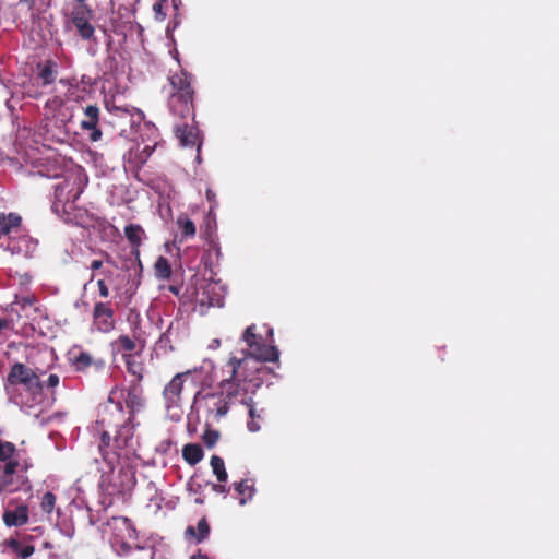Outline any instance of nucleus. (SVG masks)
I'll use <instances>...</instances> for the list:
<instances>
[{
	"label": "nucleus",
	"instance_id": "f257e3e1",
	"mask_svg": "<svg viewBox=\"0 0 559 559\" xmlns=\"http://www.w3.org/2000/svg\"><path fill=\"white\" fill-rule=\"evenodd\" d=\"M112 390L109 394V404L104 405L96 424L102 429L98 444L103 460L112 465L121 455L120 451L131 448L134 435V427L131 424L133 415L143 407V389L138 382H133L122 394L129 416L124 414L120 402H114Z\"/></svg>",
	"mask_w": 559,
	"mask_h": 559
},
{
	"label": "nucleus",
	"instance_id": "f03ea898",
	"mask_svg": "<svg viewBox=\"0 0 559 559\" xmlns=\"http://www.w3.org/2000/svg\"><path fill=\"white\" fill-rule=\"evenodd\" d=\"M243 364L246 360L230 356L226 364L215 371L221 391L197 393L194 404L205 412L207 418L219 420L227 414L231 403L250 404L251 393H253L250 386L258 388L261 379L252 378L250 373L241 370Z\"/></svg>",
	"mask_w": 559,
	"mask_h": 559
},
{
	"label": "nucleus",
	"instance_id": "7ed1b4c3",
	"mask_svg": "<svg viewBox=\"0 0 559 559\" xmlns=\"http://www.w3.org/2000/svg\"><path fill=\"white\" fill-rule=\"evenodd\" d=\"M43 371H35L23 362H14L4 379L7 395L16 404L25 403L22 391L31 401L43 394L44 384L40 380Z\"/></svg>",
	"mask_w": 559,
	"mask_h": 559
},
{
	"label": "nucleus",
	"instance_id": "20e7f679",
	"mask_svg": "<svg viewBox=\"0 0 559 559\" xmlns=\"http://www.w3.org/2000/svg\"><path fill=\"white\" fill-rule=\"evenodd\" d=\"M168 107L170 112L180 119H194L193 75L183 69L168 75Z\"/></svg>",
	"mask_w": 559,
	"mask_h": 559
},
{
	"label": "nucleus",
	"instance_id": "39448f33",
	"mask_svg": "<svg viewBox=\"0 0 559 559\" xmlns=\"http://www.w3.org/2000/svg\"><path fill=\"white\" fill-rule=\"evenodd\" d=\"M46 176L56 180L52 185V212L59 216L71 214L76 207L75 202L83 192L80 177L75 174H63L62 170H55Z\"/></svg>",
	"mask_w": 559,
	"mask_h": 559
},
{
	"label": "nucleus",
	"instance_id": "423d86ee",
	"mask_svg": "<svg viewBox=\"0 0 559 559\" xmlns=\"http://www.w3.org/2000/svg\"><path fill=\"white\" fill-rule=\"evenodd\" d=\"M255 325H249L243 334L242 341L248 345L247 350H242L243 356L240 359L246 360L241 370L250 373L252 378H257L255 373L262 370L261 364L264 361L275 362L280 358V352L276 346L266 345L261 335L255 332ZM239 359L238 357H236Z\"/></svg>",
	"mask_w": 559,
	"mask_h": 559
},
{
	"label": "nucleus",
	"instance_id": "0eeeda50",
	"mask_svg": "<svg viewBox=\"0 0 559 559\" xmlns=\"http://www.w3.org/2000/svg\"><path fill=\"white\" fill-rule=\"evenodd\" d=\"M69 19L83 40H93L95 38V27L91 23L93 10L90 5H83V8L73 7Z\"/></svg>",
	"mask_w": 559,
	"mask_h": 559
},
{
	"label": "nucleus",
	"instance_id": "6e6552de",
	"mask_svg": "<svg viewBox=\"0 0 559 559\" xmlns=\"http://www.w3.org/2000/svg\"><path fill=\"white\" fill-rule=\"evenodd\" d=\"M93 326L100 333H110L116 328L115 310L110 301H96L92 311Z\"/></svg>",
	"mask_w": 559,
	"mask_h": 559
},
{
	"label": "nucleus",
	"instance_id": "1a4fd4ad",
	"mask_svg": "<svg viewBox=\"0 0 559 559\" xmlns=\"http://www.w3.org/2000/svg\"><path fill=\"white\" fill-rule=\"evenodd\" d=\"M190 374V371L179 372L165 385L163 390V397L166 408L169 409L180 405L185 379Z\"/></svg>",
	"mask_w": 559,
	"mask_h": 559
},
{
	"label": "nucleus",
	"instance_id": "9d476101",
	"mask_svg": "<svg viewBox=\"0 0 559 559\" xmlns=\"http://www.w3.org/2000/svg\"><path fill=\"white\" fill-rule=\"evenodd\" d=\"M182 122L176 123L174 132L181 146H197L198 152L201 150L200 132L197 126L189 124L186 120L181 119Z\"/></svg>",
	"mask_w": 559,
	"mask_h": 559
},
{
	"label": "nucleus",
	"instance_id": "9b49d317",
	"mask_svg": "<svg viewBox=\"0 0 559 559\" xmlns=\"http://www.w3.org/2000/svg\"><path fill=\"white\" fill-rule=\"evenodd\" d=\"M84 119H82L80 127L84 131H90V140L97 142L102 139L103 132L98 128L99 122V107L97 105H87L84 108Z\"/></svg>",
	"mask_w": 559,
	"mask_h": 559
},
{
	"label": "nucleus",
	"instance_id": "f8f14e48",
	"mask_svg": "<svg viewBox=\"0 0 559 559\" xmlns=\"http://www.w3.org/2000/svg\"><path fill=\"white\" fill-rule=\"evenodd\" d=\"M29 509L26 504H20L14 510H4L2 520L5 526H23L28 522Z\"/></svg>",
	"mask_w": 559,
	"mask_h": 559
},
{
	"label": "nucleus",
	"instance_id": "ddd939ff",
	"mask_svg": "<svg viewBox=\"0 0 559 559\" xmlns=\"http://www.w3.org/2000/svg\"><path fill=\"white\" fill-rule=\"evenodd\" d=\"M72 366L75 371L79 372H84L92 367L95 370H102L105 368V361L100 358H94L90 353L80 352L78 355L73 356Z\"/></svg>",
	"mask_w": 559,
	"mask_h": 559
},
{
	"label": "nucleus",
	"instance_id": "4468645a",
	"mask_svg": "<svg viewBox=\"0 0 559 559\" xmlns=\"http://www.w3.org/2000/svg\"><path fill=\"white\" fill-rule=\"evenodd\" d=\"M57 74H58L57 63L51 59L45 60L43 62H38L36 64L37 80L40 81V84L43 86H48V85L52 84L57 79Z\"/></svg>",
	"mask_w": 559,
	"mask_h": 559
},
{
	"label": "nucleus",
	"instance_id": "2eb2a0df",
	"mask_svg": "<svg viewBox=\"0 0 559 559\" xmlns=\"http://www.w3.org/2000/svg\"><path fill=\"white\" fill-rule=\"evenodd\" d=\"M211 528L206 518L199 520L197 527L189 525L185 530V537L187 539H194L195 543L200 544L204 542L210 535Z\"/></svg>",
	"mask_w": 559,
	"mask_h": 559
},
{
	"label": "nucleus",
	"instance_id": "dca6fc26",
	"mask_svg": "<svg viewBox=\"0 0 559 559\" xmlns=\"http://www.w3.org/2000/svg\"><path fill=\"white\" fill-rule=\"evenodd\" d=\"M204 452L199 443H188L182 448V457L189 465H195L202 461Z\"/></svg>",
	"mask_w": 559,
	"mask_h": 559
},
{
	"label": "nucleus",
	"instance_id": "f3484780",
	"mask_svg": "<svg viewBox=\"0 0 559 559\" xmlns=\"http://www.w3.org/2000/svg\"><path fill=\"white\" fill-rule=\"evenodd\" d=\"M124 235L135 252L139 253V248L142 243V235H144L143 228L136 224H129L124 227Z\"/></svg>",
	"mask_w": 559,
	"mask_h": 559
},
{
	"label": "nucleus",
	"instance_id": "a211bd4d",
	"mask_svg": "<svg viewBox=\"0 0 559 559\" xmlns=\"http://www.w3.org/2000/svg\"><path fill=\"white\" fill-rule=\"evenodd\" d=\"M22 218L16 213H0V229L3 235H8L11 230L19 228Z\"/></svg>",
	"mask_w": 559,
	"mask_h": 559
},
{
	"label": "nucleus",
	"instance_id": "6ab92c4d",
	"mask_svg": "<svg viewBox=\"0 0 559 559\" xmlns=\"http://www.w3.org/2000/svg\"><path fill=\"white\" fill-rule=\"evenodd\" d=\"M176 224L178 228L181 230V234L186 238H191L195 236L197 229L194 223L188 217L187 214H180Z\"/></svg>",
	"mask_w": 559,
	"mask_h": 559
},
{
	"label": "nucleus",
	"instance_id": "aec40b11",
	"mask_svg": "<svg viewBox=\"0 0 559 559\" xmlns=\"http://www.w3.org/2000/svg\"><path fill=\"white\" fill-rule=\"evenodd\" d=\"M210 464L217 480L219 483H225L228 478V475L223 459L218 455H213L211 457Z\"/></svg>",
	"mask_w": 559,
	"mask_h": 559
},
{
	"label": "nucleus",
	"instance_id": "412c9836",
	"mask_svg": "<svg viewBox=\"0 0 559 559\" xmlns=\"http://www.w3.org/2000/svg\"><path fill=\"white\" fill-rule=\"evenodd\" d=\"M235 491L239 495V500L241 504H245L248 499H251L254 493V488L252 485L248 484L247 480H241L239 483L234 484Z\"/></svg>",
	"mask_w": 559,
	"mask_h": 559
},
{
	"label": "nucleus",
	"instance_id": "4be33fe9",
	"mask_svg": "<svg viewBox=\"0 0 559 559\" xmlns=\"http://www.w3.org/2000/svg\"><path fill=\"white\" fill-rule=\"evenodd\" d=\"M124 356V361H126V365H127V370L129 373L133 374L134 377H136V381L138 383L141 382L142 378H143V367H142V364L136 361L134 359V357L130 354L128 355H123Z\"/></svg>",
	"mask_w": 559,
	"mask_h": 559
},
{
	"label": "nucleus",
	"instance_id": "5701e85b",
	"mask_svg": "<svg viewBox=\"0 0 559 559\" xmlns=\"http://www.w3.org/2000/svg\"><path fill=\"white\" fill-rule=\"evenodd\" d=\"M58 83L67 88L64 96H67L68 100H78V96L74 91L79 86V81L75 76L62 78Z\"/></svg>",
	"mask_w": 559,
	"mask_h": 559
},
{
	"label": "nucleus",
	"instance_id": "b1692460",
	"mask_svg": "<svg viewBox=\"0 0 559 559\" xmlns=\"http://www.w3.org/2000/svg\"><path fill=\"white\" fill-rule=\"evenodd\" d=\"M8 546L13 551H15L21 559H27L35 552L34 545H26L24 547H21V543L17 539L13 538L8 542Z\"/></svg>",
	"mask_w": 559,
	"mask_h": 559
},
{
	"label": "nucleus",
	"instance_id": "393cba45",
	"mask_svg": "<svg viewBox=\"0 0 559 559\" xmlns=\"http://www.w3.org/2000/svg\"><path fill=\"white\" fill-rule=\"evenodd\" d=\"M154 269L159 280H168L171 276V266L165 257H159L156 260Z\"/></svg>",
	"mask_w": 559,
	"mask_h": 559
},
{
	"label": "nucleus",
	"instance_id": "a878e982",
	"mask_svg": "<svg viewBox=\"0 0 559 559\" xmlns=\"http://www.w3.org/2000/svg\"><path fill=\"white\" fill-rule=\"evenodd\" d=\"M119 477H121L120 491L128 490L135 485L134 472L129 467H121Z\"/></svg>",
	"mask_w": 559,
	"mask_h": 559
},
{
	"label": "nucleus",
	"instance_id": "bb28decb",
	"mask_svg": "<svg viewBox=\"0 0 559 559\" xmlns=\"http://www.w3.org/2000/svg\"><path fill=\"white\" fill-rule=\"evenodd\" d=\"M57 497L51 491L44 493L40 501V509L44 513L50 514L56 507Z\"/></svg>",
	"mask_w": 559,
	"mask_h": 559
},
{
	"label": "nucleus",
	"instance_id": "cd10ccee",
	"mask_svg": "<svg viewBox=\"0 0 559 559\" xmlns=\"http://www.w3.org/2000/svg\"><path fill=\"white\" fill-rule=\"evenodd\" d=\"M16 451L15 444L9 441L0 440V461L7 462L12 459Z\"/></svg>",
	"mask_w": 559,
	"mask_h": 559
},
{
	"label": "nucleus",
	"instance_id": "c85d7f7f",
	"mask_svg": "<svg viewBox=\"0 0 559 559\" xmlns=\"http://www.w3.org/2000/svg\"><path fill=\"white\" fill-rule=\"evenodd\" d=\"M116 343L118 345L119 350H123L126 353H131L136 348L135 341L128 335H120L117 338Z\"/></svg>",
	"mask_w": 559,
	"mask_h": 559
},
{
	"label": "nucleus",
	"instance_id": "c756f323",
	"mask_svg": "<svg viewBox=\"0 0 559 559\" xmlns=\"http://www.w3.org/2000/svg\"><path fill=\"white\" fill-rule=\"evenodd\" d=\"M168 3V0H157L154 4H153V11H154V14H155V19L157 21H164L166 19V12H165V8Z\"/></svg>",
	"mask_w": 559,
	"mask_h": 559
},
{
	"label": "nucleus",
	"instance_id": "7c9ffc66",
	"mask_svg": "<svg viewBox=\"0 0 559 559\" xmlns=\"http://www.w3.org/2000/svg\"><path fill=\"white\" fill-rule=\"evenodd\" d=\"M218 438H219L218 431L211 430V429L205 430L202 436V440L207 448L214 447L215 443L217 442Z\"/></svg>",
	"mask_w": 559,
	"mask_h": 559
},
{
	"label": "nucleus",
	"instance_id": "2f4dec72",
	"mask_svg": "<svg viewBox=\"0 0 559 559\" xmlns=\"http://www.w3.org/2000/svg\"><path fill=\"white\" fill-rule=\"evenodd\" d=\"M68 102L69 100L67 99V96L61 97V96L56 95L46 102V107L57 110V109L61 108L62 106H64L66 103H68Z\"/></svg>",
	"mask_w": 559,
	"mask_h": 559
},
{
	"label": "nucleus",
	"instance_id": "473e14b6",
	"mask_svg": "<svg viewBox=\"0 0 559 559\" xmlns=\"http://www.w3.org/2000/svg\"><path fill=\"white\" fill-rule=\"evenodd\" d=\"M37 301L35 295H26V296H16L15 304L21 305L22 308L26 306H33Z\"/></svg>",
	"mask_w": 559,
	"mask_h": 559
},
{
	"label": "nucleus",
	"instance_id": "72a5a7b5",
	"mask_svg": "<svg viewBox=\"0 0 559 559\" xmlns=\"http://www.w3.org/2000/svg\"><path fill=\"white\" fill-rule=\"evenodd\" d=\"M4 467H3V473L5 476H11L15 473L17 466H19V462L16 460H8L7 462H4Z\"/></svg>",
	"mask_w": 559,
	"mask_h": 559
},
{
	"label": "nucleus",
	"instance_id": "f704fd0d",
	"mask_svg": "<svg viewBox=\"0 0 559 559\" xmlns=\"http://www.w3.org/2000/svg\"><path fill=\"white\" fill-rule=\"evenodd\" d=\"M10 320L0 317V344L7 340L5 332L10 329Z\"/></svg>",
	"mask_w": 559,
	"mask_h": 559
},
{
	"label": "nucleus",
	"instance_id": "c9c22d12",
	"mask_svg": "<svg viewBox=\"0 0 559 559\" xmlns=\"http://www.w3.org/2000/svg\"><path fill=\"white\" fill-rule=\"evenodd\" d=\"M170 329H171V326H169L168 330L160 335V337L157 342V344L162 348L169 347L170 349H173V346L170 345V337H169Z\"/></svg>",
	"mask_w": 559,
	"mask_h": 559
},
{
	"label": "nucleus",
	"instance_id": "e433bc0d",
	"mask_svg": "<svg viewBox=\"0 0 559 559\" xmlns=\"http://www.w3.org/2000/svg\"><path fill=\"white\" fill-rule=\"evenodd\" d=\"M59 381H60L59 376L51 373V374H49L48 379L45 382H43V384H44V388L52 390L56 386H58Z\"/></svg>",
	"mask_w": 559,
	"mask_h": 559
},
{
	"label": "nucleus",
	"instance_id": "4c0bfd02",
	"mask_svg": "<svg viewBox=\"0 0 559 559\" xmlns=\"http://www.w3.org/2000/svg\"><path fill=\"white\" fill-rule=\"evenodd\" d=\"M97 287H98V293H99V296L102 298H107L109 297V288L105 282V280H98L97 281Z\"/></svg>",
	"mask_w": 559,
	"mask_h": 559
},
{
	"label": "nucleus",
	"instance_id": "58836bf2",
	"mask_svg": "<svg viewBox=\"0 0 559 559\" xmlns=\"http://www.w3.org/2000/svg\"><path fill=\"white\" fill-rule=\"evenodd\" d=\"M211 486H212V490L217 493H224V495L228 493V489L225 485L212 483Z\"/></svg>",
	"mask_w": 559,
	"mask_h": 559
},
{
	"label": "nucleus",
	"instance_id": "ea45409f",
	"mask_svg": "<svg viewBox=\"0 0 559 559\" xmlns=\"http://www.w3.org/2000/svg\"><path fill=\"white\" fill-rule=\"evenodd\" d=\"M17 4L26 7L29 11H32V16H34L33 9L35 7V0H19Z\"/></svg>",
	"mask_w": 559,
	"mask_h": 559
},
{
	"label": "nucleus",
	"instance_id": "a19ab883",
	"mask_svg": "<svg viewBox=\"0 0 559 559\" xmlns=\"http://www.w3.org/2000/svg\"><path fill=\"white\" fill-rule=\"evenodd\" d=\"M103 263H104L103 260H93L91 262L90 267H91L92 271H96V270H99L103 266Z\"/></svg>",
	"mask_w": 559,
	"mask_h": 559
},
{
	"label": "nucleus",
	"instance_id": "79ce46f5",
	"mask_svg": "<svg viewBox=\"0 0 559 559\" xmlns=\"http://www.w3.org/2000/svg\"><path fill=\"white\" fill-rule=\"evenodd\" d=\"M190 559H211L206 554H203L200 549L193 554Z\"/></svg>",
	"mask_w": 559,
	"mask_h": 559
},
{
	"label": "nucleus",
	"instance_id": "37998d69",
	"mask_svg": "<svg viewBox=\"0 0 559 559\" xmlns=\"http://www.w3.org/2000/svg\"><path fill=\"white\" fill-rule=\"evenodd\" d=\"M245 405L249 407V415L253 419L255 416V409L253 408V399L251 397L250 404H245Z\"/></svg>",
	"mask_w": 559,
	"mask_h": 559
},
{
	"label": "nucleus",
	"instance_id": "c03bdc74",
	"mask_svg": "<svg viewBox=\"0 0 559 559\" xmlns=\"http://www.w3.org/2000/svg\"><path fill=\"white\" fill-rule=\"evenodd\" d=\"M100 254L104 257V259L107 263L114 264L112 258L109 253L102 251Z\"/></svg>",
	"mask_w": 559,
	"mask_h": 559
},
{
	"label": "nucleus",
	"instance_id": "a18cd8bd",
	"mask_svg": "<svg viewBox=\"0 0 559 559\" xmlns=\"http://www.w3.org/2000/svg\"><path fill=\"white\" fill-rule=\"evenodd\" d=\"M248 428H249L250 431H258L259 430V426L253 420L248 423Z\"/></svg>",
	"mask_w": 559,
	"mask_h": 559
},
{
	"label": "nucleus",
	"instance_id": "49530a36",
	"mask_svg": "<svg viewBox=\"0 0 559 559\" xmlns=\"http://www.w3.org/2000/svg\"><path fill=\"white\" fill-rule=\"evenodd\" d=\"M214 198H215V193L211 189H207L206 190V199L211 202L214 200Z\"/></svg>",
	"mask_w": 559,
	"mask_h": 559
},
{
	"label": "nucleus",
	"instance_id": "de8ad7c7",
	"mask_svg": "<svg viewBox=\"0 0 559 559\" xmlns=\"http://www.w3.org/2000/svg\"><path fill=\"white\" fill-rule=\"evenodd\" d=\"M74 1L76 3L74 7H82L83 8V5H88L87 4V0H74Z\"/></svg>",
	"mask_w": 559,
	"mask_h": 559
},
{
	"label": "nucleus",
	"instance_id": "09e8293b",
	"mask_svg": "<svg viewBox=\"0 0 559 559\" xmlns=\"http://www.w3.org/2000/svg\"><path fill=\"white\" fill-rule=\"evenodd\" d=\"M121 548H122V550H123L124 552H128V551H130L131 546H130L129 544H127V543H122V544H121Z\"/></svg>",
	"mask_w": 559,
	"mask_h": 559
},
{
	"label": "nucleus",
	"instance_id": "8fccbe9b",
	"mask_svg": "<svg viewBox=\"0 0 559 559\" xmlns=\"http://www.w3.org/2000/svg\"><path fill=\"white\" fill-rule=\"evenodd\" d=\"M169 290L175 294V295H178L179 294V288L176 287V286H169Z\"/></svg>",
	"mask_w": 559,
	"mask_h": 559
},
{
	"label": "nucleus",
	"instance_id": "3c124183",
	"mask_svg": "<svg viewBox=\"0 0 559 559\" xmlns=\"http://www.w3.org/2000/svg\"><path fill=\"white\" fill-rule=\"evenodd\" d=\"M94 277H95V274H94V273H92V275H91V277H90V282H92V281L94 280Z\"/></svg>",
	"mask_w": 559,
	"mask_h": 559
},
{
	"label": "nucleus",
	"instance_id": "603ef678",
	"mask_svg": "<svg viewBox=\"0 0 559 559\" xmlns=\"http://www.w3.org/2000/svg\"><path fill=\"white\" fill-rule=\"evenodd\" d=\"M195 502L201 504V503H203V500L202 499H197Z\"/></svg>",
	"mask_w": 559,
	"mask_h": 559
},
{
	"label": "nucleus",
	"instance_id": "864d4df0",
	"mask_svg": "<svg viewBox=\"0 0 559 559\" xmlns=\"http://www.w3.org/2000/svg\"><path fill=\"white\" fill-rule=\"evenodd\" d=\"M2 490H4V485H1V486H0V492H1Z\"/></svg>",
	"mask_w": 559,
	"mask_h": 559
}]
</instances>
